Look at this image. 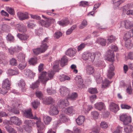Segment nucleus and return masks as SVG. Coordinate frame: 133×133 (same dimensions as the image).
I'll use <instances>...</instances> for the list:
<instances>
[{"label": "nucleus", "mask_w": 133, "mask_h": 133, "mask_svg": "<svg viewBox=\"0 0 133 133\" xmlns=\"http://www.w3.org/2000/svg\"><path fill=\"white\" fill-rule=\"evenodd\" d=\"M59 62L58 60H56L55 62L54 65L53 66V71H49L48 72V76H46L47 72L45 71L42 72L39 77V79L40 81L43 84H45L46 82L50 79L52 78L55 73L54 71H58V69Z\"/></svg>", "instance_id": "f257e3e1"}, {"label": "nucleus", "mask_w": 133, "mask_h": 133, "mask_svg": "<svg viewBox=\"0 0 133 133\" xmlns=\"http://www.w3.org/2000/svg\"><path fill=\"white\" fill-rule=\"evenodd\" d=\"M117 48L116 46L112 45L109 46V49L108 50L107 57L109 61L112 62L114 61L115 55L114 51L117 50Z\"/></svg>", "instance_id": "f03ea898"}, {"label": "nucleus", "mask_w": 133, "mask_h": 133, "mask_svg": "<svg viewBox=\"0 0 133 133\" xmlns=\"http://www.w3.org/2000/svg\"><path fill=\"white\" fill-rule=\"evenodd\" d=\"M24 128L28 132L30 133L31 131L32 126L34 125V123L33 121L31 120H26L24 121Z\"/></svg>", "instance_id": "7ed1b4c3"}, {"label": "nucleus", "mask_w": 133, "mask_h": 133, "mask_svg": "<svg viewBox=\"0 0 133 133\" xmlns=\"http://www.w3.org/2000/svg\"><path fill=\"white\" fill-rule=\"evenodd\" d=\"M95 54L94 53L85 52L83 54L82 58L85 61L89 59L90 61L93 62L95 59Z\"/></svg>", "instance_id": "20e7f679"}, {"label": "nucleus", "mask_w": 133, "mask_h": 133, "mask_svg": "<svg viewBox=\"0 0 133 133\" xmlns=\"http://www.w3.org/2000/svg\"><path fill=\"white\" fill-rule=\"evenodd\" d=\"M55 19L52 18H48L46 21L41 20L39 21V23L41 25L46 27L50 26L51 24L54 23Z\"/></svg>", "instance_id": "39448f33"}, {"label": "nucleus", "mask_w": 133, "mask_h": 133, "mask_svg": "<svg viewBox=\"0 0 133 133\" xmlns=\"http://www.w3.org/2000/svg\"><path fill=\"white\" fill-rule=\"evenodd\" d=\"M120 121L123 122L124 125H127L131 122V117L126 114H123L119 117Z\"/></svg>", "instance_id": "423d86ee"}, {"label": "nucleus", "mask_w": 133, "mask_h": 133, "mask_svg": "<svg viewBox=\"0 0 133 133\" xmlns=\"http://www.w3.org/2000/svg\"><path fill=\"white\" fill-rule=\"evenodd\" d=\"M23 115L26 118L38 120L37 117L36 116H33L31 110V108L25 110L24 112Z\"/></svg>", "instance_id": "0eeeda50"}, {"label": "nucleus", "mask_w": 133, "mask_h": 133, "mask_svg": "<svg viewBox=\"0 0 133 133\" xmlns=\"http://www.w3.org/2000/svg\"><path fill=\"white\" fill-rule=\"evenodd\" d=\"M114 67L112 63L110 64L109 69L108 70V72L107 76L109 78H111L114 75Z\"/></svg>", "instance_id": "6e6552de"}, {"label": "nucleus", "mask_w": 133, "mask_h": 133, "mask_svg": "<svg viewBox=\"0 0 133 133\" xmlns=\"http://www.w3.org/2000/svg\"><path fill=\"white\" fill-rule=\"evenodd\" d=\"M75 79L78 87L80 88H83L84 85L81 77L79 75L77 76L75 78Z\"/></svg>", "instance_id": "1a4fd4ad"}, {"label": "nucleus", "mask_w": 133, "mask_h": 133, "mask_svg": "<svg viewBox=\"0 0 133 133\" xmlns=\"http://www.w3.org/2000/svg\"><path fill=\"white\" fill-rule=\"evenodd\" d=\"M49 112L50 115L54 116L58 114V111L56 106L53 105L50 107Z\"/></svg>", "instance_id": "9d476101"}, {"label": "nucleus", "mask_w": 133, "mask_h": 133, "mask_svg": "<svg viewBox=\"0 0 133 133\" xmlns=\"http://www.w3.org/2000/svg\"><path fill=\"white\" fill-rule=\"evenodd\" d=\"M36 124L38 128L37 133H43L41 130H43L45 128L44 124L41 122L40 119H39L36 121Z\"/></svg>", "instance_id": "9b49d317"}, {"label": "nucleus", "mask_w": 133, "mask_h": 133, "mask_svg": "<svg viewBox=\"0 0 133 133\" xmlns=\"http://www.w3.org/2000/svg\"><path fill=\"white\" fill-rule=\"evenodd\" d=\"M59 91L61 95L62 96H68L69 94L68 89L65 87H61L60 88Z\"/></svg>", "instance_id": "f8f14e48"}, {"label": "nucleus", "mask_w": 133, "mask_h": 133, "mask_svg": "<svg viewBox=\"0 0 133 133\" xmlns=\"http://www.w3.org/2000/svg\"><path fill=\"white\" fill-rule=\"evenodd\" d=\"M69 104V103L67 99H61L59 101V105L60 107L64 108L68 106Z\"/></svg>", "instance_id": "ddd939ff"}, {"label": "nucleus", "mask_w": 133, "mask_h": 133, "mask_svg": "<svg viewBox=\"0 0 133 133\" xmlns=\"http://www.w3.org/2000/svg\"><path fill=\"white\" fill-rule=\"evenodd\" d=\"M94 107L96 109L99 111L104 110L105 109V106L104 103L100 102L96 103L94 104Z\"/></svg>", "instance_id": "4468645a"}, {"label": "nucleus", "mask_w": 133, "mask_h": 133, "mask_svg": "<svg viewBox=\"0 0 133 133\" xmlns=\"http://www.w3.org/2000/svg\"><path fill=\"white\" fill-rule=\"evenodd\" d=\"M7 74L10 75H15L18 74L19 72L18 69L16 68H14L13 69H9L7 71Z\"/></svg>", "instance_id": "2eb2a0df"}, {"label": "nucleus", "mask_w": 133, "mask_h": 133, "mask_svg": "<svg viewBox=\"0 0 133 133\" xmlns=\"http://www.w3.org/2000/svg\"><path fill=\"white\" fill-rule=\"evenodd\" d=\"M109 109L111 111L115 113L119 110L118 107L115 103L111 102L110 104Z\"/></svg>", "instance_id": "dca6fc26"}, {"label": "nucleus", "mask_w": 133, "mask_h": 133, "mask_svg": "<svg viewBox=\"0 0 133 133\" xmlns=\"http://www.w3.org/2000/svg\"><path fill=\"white\" fill-rule=\"evenodd\" d=\"M124 23L125 28L127 29H130L133 27V22L129 20H125Z\"/></svg>", "instance_id": "f3484780"}, {"label": "nucleus", "mask_w": 133, "mask_h": 133, "mask_svg": "<svg viewBox=\"0 0 133 133\" xmlns=\"http://www.w3.org/2000/svg\"><path fill=\"white\" fill-rule=\"evenodd\" d=\"M86 70L87 74L88 75L93 74L95 71L93 66L90 65H88L86 66Z\"/></svg>", "instance_id": "a211bd4d"}, {"label": "nucleus", "mask_w": 133, "mask_h": 133, "mask_svg": "<svg viewBox=\"0 0 133 133\" xmlns=\"http://www.w3.org/2000/svg\"><path fill=\"white\" fill-rule=\"evenodd\" d=\"M17 15L19 19L21 20H23L28 18V16L27 13H23L19 12L17 13Z\"/></svg>", "instance_id": "6ab92c4d"}, {"label": "nucleus", "mask_w": 133, "mask_h": 133, "mask_svg": "<svg viewBox=\"0 0 133 133\" xmlns=\"http://www.w3.org/2000/svg\"><path fill=\"white\" fill-rule=\"evenodd\" d=\"M24 75L28 77L31 78L33 77L35 75V74L29 69H26L25 70L24 72Z\"/></svg>", "instance_id": "aec40b11"}, {"label": "nucleus", "mask_w": 133, "mask_h": 133, "mask_svg": "<svg viewBox=\"0 0 133 133\" xmlns=\"http://www.w3.org/2000/svg\"><path fill=\"white\" fill-rule=\"evenodd\" d=\"M10 121L13 124L17 125H20L21 123V121L16 117H11L10 118Z\"/></svg>", "instance_id": "412c9836"}, {"label": "nucleus", "mask_w": 133, "mask_h": 133, "mask_svg": "<svg viewBox=\"0 0 133 133\" xmlns=\"http://www.w3.org/2000/svg\"><path fill=\"white\" fill-rule=\"evenodd\" d=\"M85 121V117L83 116H80L76 119L77 124L79 125H82Z\"/></svg>", "instance_id": "4be33fe9"}, {"label": "nucleus", "mask_w": 133, "mask_h": 133, "mask_svg": "<svg viewBox=\"0 0 133 133\" xmlns=\"http://www.w3.org/2000/svg\"><path fill=\"white\" fill-rule=\"evenodd\" d=\"M76 51L72 49H69L66 51L65 53L66 55L70 56H74L76 54Z\"/></svg>", "instance_id": "5701e85b"}, {"label": "nucleus", "mask_w": 133, "mask_h": 133, "mask_svg": "<svg viewBox=\"0 0 133 133\" xmlns=\"http://www.w3.org/2000/svg\"><path fill=\"white\" fill-rule=\"evenodd\" d=\"M44 103L46 104H50L54 103L55 100L51 97H46L43 100Z\"/></svg>", "instance_id": "b1692460"}, {"label": "nucleus", "mask_w": 133, "mask_h": 133, "mask_svg": "<svg viewBox=\"0 0 133 133\" xmlns=\"http://www.w3.org/2000/svg\"><path fill=\"white\" fill-rule=\"evenodd\" d=\"M10 81L8 79H6L3 81L2 86L6 88L10 89Z\"/></svg>", "instance_id": "393cba45"}, {"label": "nucleus", "mask_w": 133, "mask_h": 133, "mask_svg": "<svg viewBox=\"0 0 133 133\" xmlns=\"http://www.w3.org/2000/svg\"><path fill=\"white\" fill-rule=\"evenodd\" d=\"M62 111L66 114H71L75 111L74 109L72 107H69L67 108H63Z\"/></svg>", "instance_id": "a878e982"}, {"label": "nucleus", "mask_w": 133, "mask_h": 133, "mask_svg": "<svg viewBox=\"0 0 133 133\" xmlns=\"http://www.w3.org/2000/svg\"><path fill=\"white\" fill-rule=\"evenodd\" d=\"M25 54L22 53H19L17 56L18 61L20 62L25 61Z\"/></svg>", "instance_id": "bb28decb"}, {"label": "nucleus", "mask_w": 133, "mask_h": 133, "mask_svg": "<svg viewBox=\"0 0 133 133\" xmlns=\"http://www.w3.org/2000/svg\"><path fill=\"white\" fill-rule=\"evenodd\" d=\"M59 120L61 122L64 123L68 121V118L65 114H61L59 115Z\"/></svg>", "instance_id": "cd10ccee"}, {"label": "nucleus", "mask_w": 133, "mask_h": 133, "mask_svg": "<svg viewBox=\"0 0 133 133\" xmlns=\"http://www.w3.org/2000/svg\"><path fill=\"white\" fill-rule=\"evenodd\" d=\"M69 23V21L66 19L62 20L57 22V23L60 25L62 26H66Z\"/></svg>", "instance_id": "c85d7f7f"}, {"label": "nucleus", "mask_w": 133, "mask_h": 133, "mask_svg": "<svg viewBox=\"0 0 133 133\" xmlns=\"http://www.w3.org/2000/svg\"><path fill=\"white\" fill-rule=\"evenodd\" d=\"M96 42L102 46H104L106 44V40L103 38H98L97 39Z\"/></svg>", "instance_id": "c756f323"}, {"label": "nucleus", "mask_w": 133, "mask_h": 133, "mask_svg": "<svg viewBox=\"0 0 133 133\" xmlns=\"http://www.w3.org/2000/svg\"><path fill=\"white\" fill-rule=\"evenodd\" d=\"M43 118L44 121L46 125L49 124L51 121L52 119L49 116H43Z\"/></svg>", "instance_id": "7c9ffc66"}, {"label": "nucleus", "mask_w": 133, "mask_h": 133, "mask_svg": "<svg viewBox=\"0 0 133 133\" xmlns=\"http://www.w3.org/2000/svg\"><path fill=\"white\" fill-rule=\"evenodd\" d=\"M68 61L67 58L65 56H64L61 59L60 64L62 66H64L66 64V63Z\"/></svg>", "instance_id": "2f4dec72"}, {"label": "nucleus", "mask_w": 133, "mask_h": 133, "mask_svg": "<svg viewBox=\"0 0 133 133\" xmlns=\"http://www.w3.org/2000/svg\"><path fill=\"white\" fill-rule=\"evenodd\" d=\"M17 36L21 40H25L29 37V36L24 34H20L18 33Z\"/></svg>", "instance_id": "473e14b6"}, {"label": "nucleus", "mask_w": 133, "mask_h": 133, "mask_svg": "<svg viewBox=\"0 0 133 133\" xmlns=\"http://www.w3.org/2000/svg\"><path fill=\"white\" fill-rule=\"evenodd\" d=\"M77 93L75 92L72 93L69 97L68 98L72 100H75L78 97Z\"/></svg>", "instance_id": "72a5a7b5"}, {"label": "nucleus", "mask_w": 133, "mask_h": 133, "mask_svg": "<svg viewBox=\"0 0 133 133\" xmlns=\"http://www.w3.org/2000/svg\"><path fill=\"white\" fill-rule=\"evenodd\" d=\"M21 62V63L18 64V67L19 69L22 70L26 67V64L25 61H22Z\"/></svg>", "instance_id": "f704fd0d"}, {"label": "nucleus", "mask_w": 133, "mask_h": 133, "mask_svg": "<svg viewBox=\"0 0 133 133\" xmlns=\"http://www.w3.org/2000/svg\"><path fill=\"white\" fill-rule=\"evenodd\" d=\"M48 46L45 43H42L41 47L39 48L42 53L44 52L47 49Z\"/></svg>", "instance_id": "c9c22d12"}, {"label": "nucleus", "mask_w": 133, "mask_h": 133, "mask_svg": "<svg viewBox=\"0 0 133 133\" xmlns=\"http://www.w3.org/2000/svg\"><path fill=\"white\" fill-rule=\"evenodd\" d=\"M5 128L6 130L10 133H15L16 132L15 130L9 125L6 126Z\"/></svg>", "instance_id": "e433bc0d"}, {"label": "nucleus", "mask_w": 133, "mask_h": 133, "mask_svg": "<svg viewBox=\"0 0 133 133\" xmlns=\"http://www.w3.org/2000/svg\"><path fill=\"white\" fill-rule=\"evenodd\" d=\"M18 30L20 32H24L26 31V27L23 25H19Z\"/></svg>", "instance_id": "4c0bfd02"}, {"label": "nucleus", "mask_w": 133, "mask_h": 133, "mask_svg": "<svg viewBox=\"0 0 133 133\" xmlns=\"http://www.w3.org/2000/svg\"><path fill=\"white\" fill-rule=\"evenodd\" d=\"M29 63L30 65H35L37 63V59L36 58H32L29 61Z\"/></svg>", "instance_id": "58836bf2"}, {"label": "nucleus", "mask_w": 133, "mask_h": 133, "mask_svg": "<svg viewBox=\"0 0 133 133\" xmlns=\"http://www.w3.org/2000/svg\"><path fill=\"white\" fill-rule=\"evenodd\" d=\"M33 107L35 109H36L39 106L40 102L37 100L34 101L32 103Z\"/></svg>", "instance_id": "ea45409f"}, {"label": "nucleus", "mask_w": 133, "mask_h": 133, "mask_svg": "<svg viewBox=\"0 0 133 133\" xmlns=\"http://www.w3.org/2000/svg\"><path fill=\"white\" fill-rule=\"evenodd\" d=\"M0 46H1L4 50H7L6 47L4 44V42L2 38L0 36Z\"/></svg>", "instance_id": "a19ab883"}, {"label": "nucleus", "mask_w": 133, "mask_h": 133, "mask_svg": "<svg viewBox=\"0 0 133 133\" xmlns=\"http://www.w3.org/2000/svg\"><path fill=\"white\" fill-rule=\"evenodd\" d=\"M125 46L128 48L130 49L132 46V44L131 43V41L130 40H125Z\"/></svg>", "instance_id": "79ce46f5"}, {"label": "nucleus", "mask_w": 133, "mask_h": 133, "mask_svg": "<svg viewBox=\"0 0 133 133\" xmlns=\"http://www.w3.org/2000/svg\"><path fill=\"white\" fill-rule=\"evenodd\" d=\"M116 37L111 35L108 37V43H111L114 42L116 40Z\"/></svg>", "instance_id": "37998d69"}, {"label": "nucleus", "mask_w": 133, "mask_h": 133, "mask_svg": "<svg viewBox=\"0 0 133 133\" xmlns=\"http://www.w3.org/2000/svg\"><path fill=\"white\" fill-rule=\"evenodd\" d=\"M10 65L12 66H16L17 64L16 59L14 58L10 60Z\"/></svg>", "instance_id": "c03bdc74"}, {"label": "nucleus", "mask_w": 133, "mask_h": 133, "mask_svg": "<svg viewBox=\"0 0 133 133\" xmlns=\"http://www.w3.org/2000/svg\"><path fill=\"white\" fill-rule=\"evenodd\" d=\"M132 127L130 125H128L127 126L124 128V130L126 133H130L131 132Z\"/></svg>", "instance_id": "a18cd8bd"}, {"label": "nucleus", "mask_w": 133, "mask_h": 133, "mask_svg": "<svg viewBox=\"0 0 133 133\" xmlns=\"http://www.w3.org/2000/svg\"><path fill=\"white\" fill-rule=\"evenodd\" d=\"M124 1V0H119V1L117 0L114 3L113 2V3L114 4V6L116 7L119 6L120 4L122 3Z\"/></svg>", "instance_id": "49530a36"}, {"label": "nucleus", "mask_w": 133, "mask_h": 133, "mask_svg": "<svg viewBox=\"0 0 133 133\" xmlns=\"http://www.w3.org/2000/svg\"><path fill=\"white\" fill-rule=\"evenodd\" d=\"M131 35L130 33V32L129 31L125 34L123 37V38L124 40L125 41L128 40H130L129 38L131 37H133L132 36H131Z\"/></svg>", "instance_id": "de8ad7c7"}, {"label": "nucleus", "mask_w": 133, "mask_h": 133, "mask_svg": "<svg viewBox=\"0 0 133 133\" xmlns=\"http://www.w3.org/2000/svg\"><path fill=\"white\" fill-rule=\"evenodd\" d=\"M96 81L97 83H100L102 81V78L100 77L99 74H98L95 76Z\"/></svg>", "instance_id": "09e8293b"}, {"label": "nucleus", "mask_w": 133, "mask_h": 133, "mask_svg": "<svg viewBox=\"0 0 133 133\" xmlns=\"http://www.w3.org/2000/svg\"><path fill=\"white\" fill-rule=\"evenodd\" d=\"M7 41L11 42H13L14 41V37L10 34H9L6 37Z\"/></svg>", "instance_id": "8fccbe9b"}, {"label": "nucleus", "mask_w": 133, "mask_h": 133, "mask_svg": "<svg viewBox=\"0 0 133 133\" xmlns=\"http://www.w3.org/2000/svg\"><path fill=\"white\" fill-rule=\"evenodd\" d=\"M110 84L109 80L105 79L103 82L102 87V88H105L107 87L109 84Z\"/></svg>", "instance_id": "3c124183"}, {"label": "nucleus", "mask_w": 133, "mask_h": 133, "mask_svg": "<svg viewBox=\"0 0 133 133\" xmlns=\"http://www.w3.org/2000/svg\"><path fill=\"white\" fill-rule=\"evenodd\" d=\"M9 89L3 87L2 86V88H0V93L4 95L8 91Z\"/></svg>", "instance_id": "603ef678"}, {"label": "nucleus", "mask_w": 133, "mask_h": 133, "mask_svg": "<svg viewBox=\"0 0 133 133\" xmlns=\"http://www.w3.org/2000/svg\"><path fill=\"white\" fill-rule=\"evenodd\" d=\"M86 44L84 43H82L78 45L77 48V50L79 51L82 50L85 47Z\"/></svg>", "instance_id": "864d4df0"}, {"label": "nucleus", "mask_w": 133, "mask_h": 133, "mask_svg": "<svg viewBox=\"0 0 133 133\" xmlns=\"http://www.w3.org/2000/svg\"><path fill=\"white\" fill-rule=\"evenodd\" d=\"M39 82V81H37L33 83L30 85V88L33 89L37 88L38 86Z\"/></svg>", "instance_id": "5fc2aeb1"}, {"label": "nucleus", "mask_w": 133, "mask_h": 133, "mask_svg": "<svg viewBox=\"0 0 133 133\" xmlns=\"http://www.w3.org/2000/svg\"><path fill=\"white\" fill-rule=\"evenodd\" d=\"M36 94L37 97L40 99L43 98V94L41 92L39 91H37L36 92Z\"/></svg>", "instance_id": "6e6d98bb"}, {"label": "nucleus", "mask_w": 133, "mask_h": 133, "mask_svg": "<svg viewBox=\"0 0 133 133\" xmlns=\"http://www.w3.org/2000/svg\"><path fill=\"white\" fill-rule=\"evenodd\" d=\"M47 91L48 94L49 95H53L56 93L55 90H52L51 88H49L47 89Z\"/></svg>", "instance_id": "4d7b16f0"}, {"label": "nucleus", "mask_w": 133, "mask_h": 133, "mask_svg": "<svg viewBox=\"0 0 133 133\" xmlns=\"http://www.w3.org/2000/svg\"><path fill=\"white\" fill-rule=\"evenodd\" d=\"M18 85L19 87L22 88L24 87L25 84L24 81L23 79L21 80L18 83Z\"/></svg>", "instance_id": "13d9d810"}, {"label": "nucleus", "mask_w": 133, "mask_h": 133, "mask_svg": "<svg viewBox=\"0 0 133 133\" xmlns=\"http://www.w3.org/2000/svg\"><path fill=\"white\" fill-rule=\"evenodd\" d=\"M89 92L91 94H94L98 92L97 89L95 88H90L89 89Z\"/></svg>", "instance_id": "bf43d9fd"}, {"label": "nucleus", "mask_w": 133, "mask_h": 133, "mask_svg": "<svg viewBox=\"0 0 133 133\" xmlns=\"http://www.w3.org/2000/svg\"><path fill=\"white\" fill-rule=\"evenodd\" d=\"M100 127L103 129H105L108 127L107 123L105 122H102L100 124Z\"/></svg>", "instance_id": "052dcab7"}, {"label": "nucleus", "mask_w": 133, "mask_h": 133, "mask_svg": "<svg viewBox=\"0 0 133 133\" xmlns=\"http://www.w3.org/2000/svg\"><path fill=\"white\" fill-rule=\"evenodd\" d=\"M6 10L11 15H13L14 14V11L13 9L8 7L6 8Z\"/></svg>", "instance_id": "680f3d73"}, {"label": "nucleus", "mask_w": 133, "mask_h": 133, "mask_svg": "<svg viewBox=\"0 0 133 133\" xmlns=\"http://www.w3.org/2000/svg\"><path fill=\"white\" fill-rule=\"evenodd\" d=\"M91 114L93 118L94 119L97 118L99 116V114L98 112L96 111L92 112Z\"/></svg>", "instance_id": "e2e57ef3"}, {"label": "nucleus", "mask_w": 133, "mask_h": 133, "mask_svg": "<svg viewBox=\"0 0 133 133\" xmlns=\"http://www.w3.org/2000/svg\"><path fill=\"white\" fill-rule=\"evenodd\" d=\"M33 51L34 53L36 55H38L42 53L39 48L33 49Z\"/></svg>", "instance_id": "0e129e2a"}, {"label": "nucleus", "mask_w": 133, "mask_h": 133, "mask_svg": "<svg viewBox=\"0 0 133 133\" xmlns=\"http://www.w3.org/2000/svg\"><path fill=\"white\" fill-rule=\"evenodd\" d=\"M122 127L118 126L117 129L113 131V133H121L122 132Z\"/></svg>", "instance_id": "69168bd1"}, {"label": "nucleus", "mask_w": 133, "mask_h": 133, "mask_svg": "<svg viewBox=\"0 0 133 133\" xmlns=\"http://www.w3.org/2000/svg\"><path fill=\"white\" fill-rule=\"evenodd\" d=\"M89 4L88 2L85 1H81L79 3V6H81L85 7L86 6L88 5Z\"/></svg>", "instance_id": "338daca9"}, {"label": "nucleus", "mask_w": 133, "mask_h": 133, "mask_svg": "<svg viewBox=\"0 0 133 133\" xmlns=\"http://www.w3.org/2000/svg\"><path fill=\"white\" fill-rule=\"evenodd\" d=\"M62 33L60 32H55L54 35V37L56 38H58L62 36Z\"/></svg>", "instance_id": "774afa93"}]
</instances>
